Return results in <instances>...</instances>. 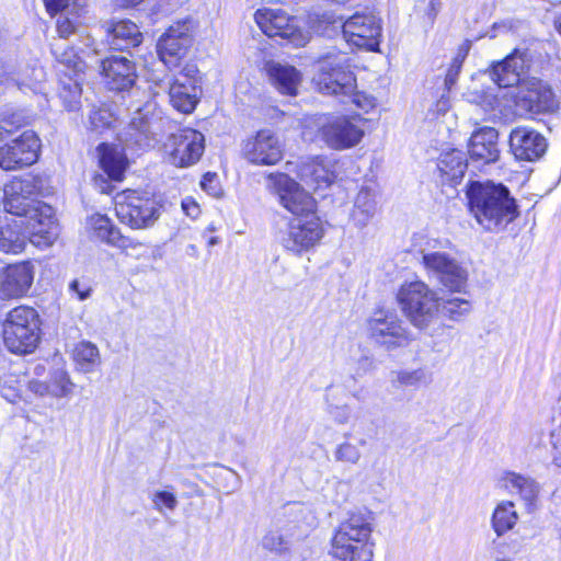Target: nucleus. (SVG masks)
<instances>
[{"label": "nucleus", "mask_w": 561, "mask_h": 561, "mask_svg": "<svg viewBox=\"0 0 561 561\" xmlns=\"http://www.w3.org/2000/svg\"><path fill=\"white\" fill-rule=\"evenodd\" d=\"M348 67L345 55H328L320 59L313 77L318 90L341 99L348 95L356 89V78Z\"/></svg>", "instance_id": "nucleus-8"}, {"label": "nucleus", "mask_w": 561, "mask_h": 561, "mask_svg": "<svg viewBox=\"0 0 561 561\" xmlns=\"http://www.w3.org/2000/svg\"><path fill=\"white\" fill-rule=\"evenodd\" d=\"M81 92V87L77 80L68 85H64L60 99L68 111H78L80 108Z\"/></svg>", "instance_id": "nucleus-45"}, {"label": "nucleus", "mask_w": 561, "mask_h": 561, "mask_svg": "<svg viewBox=\"0 0 561 561\" xmlns=\"http://www.w3.org/2000/svg\"><path fill=\"white\" fill-rule=\"evenodd\" d=\"M152 503L154 510L164 515L167 512H173L179 502L174 493L163 490L153 493Z\"/></svg>", "instance_id": "nucleus-47"}, {"label": "nucleus", "mask_w": 561, "mask_h": 561, "mask_svg": "<svg viewBox=\"0 0 561 561\" xmlns=\"http://www.w3.org/2000/svg\"><path fill=\"white\" fill-rule=\"evenodd\" d=\"M324 233L322 224L317 214L307 217H294L287 227L279 231L278 240L289 253L301 255L316 247Z\"/></svg>", "instance_id": "nucleus-12"}, {"label": "nucleus", "mask_w": 561, "mask_h": 561, "mask_svg": "<svg viewBox=\"0 0 561 561\" xmlns=\"http://www.w3.org/2000/svg\"><path fill=\"white\" fill-rule=\"evenodd\" d=\"M114 201L117 218L131 229H148L161 215L159 203L137 191H123Z\"/></svg>", "instance_id": "nucleus-7"}, {"label": "nucleus", "mask_w": 561, "mask_h": 561, "mask_svg": "<svg viewBox=\"0 0 561 561\" xmlns=\"http://www.w3.org/2000/svg\"><path fill=\"white\" fill-rule=\"evenodd\" d=\"M49 381L48 382H41V381H32L30 383V389L39 396H47L49 394Z\"/></svg>", "instance_id": "nucleus-61"}, {"label": "nucleus", "mask_w": 561, "mask_h": 561, "mask_svg": "<svg viewBox=\"0 0 561 561\" xmlns=\"http://www.w3.org/2000/svg\"><path fill=\"white\" fill-rule=\"evenodd\" d=\"M295 171L299 180L313 191L329 187L334 180L329 162L321 156L300 159Z\"/></svg>", "instance_id": "nucleus-25"}, {"label": "nucleus", "mask_w": 561, "mask_h": 561, "mask_svg": "<svg viewBox=\"0 0 561 561\" xmlns=\"http://www.w3.org/2000/svg\"><path fill=\"white\" fill-rule=\"evenodd\" d=\"M323 19L334 26L342 28L345 41L362 49L375 51L378 49L381 38V21L373 12H356L347 20L334 19L324 14Z\"/></svg>", "instance_id": "nucleus-9"}, {"label": "nucleus", "mask_w": 561, "mask_h": 561, "mask_svg": "<svg viewBox=\"0 0 561 561\" xmlns=\"http://www.w3.org/2000/svg\"><path fill=\"white\" fill-rule=\"evenodd\" d=\"M49 394L55 398H65L72 393L75 383L68 373L64 369H56L49 377Z\"/></svg>", "instance_id": "nucleus-40"}, {"label": "nucleus", "mask_w": 561, "mask_h": 561, "mask_svg": "<svg viewBox=\"0 0 561 561\" xmlns=\"http://www.w3.org/2000/svg\"><path fill=\"white\" fill-rule=\"evenodd\" d=\"M101 69L105 83L111 90L124 91L135 83V65L124 56L107 57L102 61Z\"/></svg>", "instance_id": "nucleus-27"}, {"label": "nucleus", "mask_w": 561, "mask_h": 561, "mask_svg": "<svg viewBox=\"0 0 561 561\" xmlns=\"http://www.w3.org/2000/svg\"><path fill=\"white\" fill-rule=\"evenodd\" d=\"M170 104L183 114H191L198 101L199 89L196 81L188 73L181 72L175 77L167 78Z\"/></svg>", "instance_id": "nucleus-24"}, {"label": "nucleus", "mask_w": 561, "mask_h": 561, "mask_svg": "<svg viewBox=\"0 0 561 561\" xmlns=\"http://www.w3.org/2000/svg\"><path fill=\"white\" fill-rule=\"evenodd\" d=\"M72 359L76 370L82 374H90L101 365L99 347L89 341H81L72 350Z\"/></svg>", "instance_id": "nucleus-35"}, {"label": "nucleus", "mask_w": 561, "mask_h": 561, "mask_svg": "<svg viewBox=\"0 0 561 561\" xmlns=\"http://www.w3.org/2000/svg\"><path fill=\"white\" fill-rule=\"evenodd\" d=\"M467 54L468 48L461 47L456 57L453 59L451 65L445 77V85L447 87L448 90L451 89V87L456 83L463 60L467 57Z\"/></svg>", "instance_id": "nucleus-48"}, {"label": "nucleus", "mask_w": 561, "mask_h": 561, "mask_svg": "<svg viewBox=\"0 0 561 561\" xmlns=\"http://www.w3.org/2000/svg\"><path fill=\"white\" fill-rule=\"evenodd\" d=\"M397 299L408 320L417 329H427L439 313L437 293L422 280L402 284Z\"/></svg>", "instance_id": "nucleus-5"}, {"label": "nucleus", "mask_w": 561, "mask_h": 561, "mask_svg": "<svg viewBox=\"0 0 561 561\" xmlns=\"http://www.w3.org/2000/svg\"><path fill=\"white\" fill-rule=\"evenodd\" d=\"M263 546L271 551L283 552L287 550L288 542L282 535L277 533H271L264 537Z\"/></svg>", "instance_id": "nucleus-49"}, {"label": "nucleus", "mask_w": 561, "mask_h": 561, "mask_svg": "<svg viewBox=\"0 0 561 561\" xmlns=\"http://www.w3.org/2000/svg\"><path fill=\"white\" fill-rule=\"evenodd\" d=\"M374 517L368 512H351L333 531L330 554L339 561H373Z\"/></svg>", "instance_id": "nucleus-3"}, {"label": "nucleus", "mask_w": 561, "mask_h": 561, "mask_svg": "<svg viewBox=\"0 0 561 561\" xmlns=\"http://www.w3.org/2000/svg\"><path fill=\"white\" fill-rule=\"evenodd\" d=\"M472 310L471 302L463 298H449L443 300L439 312L453 321H460Z\"/></svg>", "instance_id": "nucleus-38"}, {"label": "nucleus", "mask_w": 561, "mask_h": 561, "mask_svg": "<svg viewBox=\"0 0 561 561\" xmlns=\"http://www.w3.org/2000/svg\"><path fill=\"white\" fill-rule=\"evenodd\" d=\"M114 240L112 239V245L118 248L127 255L140 259L148 252V245L146 243L134 238L123 236L121 231L114 232Z\"/></svg>", "instance_id": "nucleus-39"}, {"label": "nucleus", "mask_w": 561, "mask_h": 561, "mask_svg": "<svg viewBox=\"0 0 561 561\" xmlns=\"http://www.w3.org/2000/svg\"><path fill=\"white\" fill-rule=\"evenodd\" d=\"M378 209L377 193L373 187L362 186L354 198L351 222L358 229L368 226Z\"/></svg>", "instance_id": "nucleus-31"}, {"label": "nucleus", "mask_w": 561, "mask_h": 561, "mask_svg": "<svg viewBox=\"0 0 561 561\" xmlns=\"http://www.w3.org/2000/svg\"><path fill=\"white\" fill-rule=\"evenodd\" d=\"M264 70L270 82L277 91L287 95H296L301 82L300 72L293 66L283 65L276 61H267Z\"/></svg>", "instance_id": "nucleus-30"}, {"label": "nucleus", "mask_w": 561, "mask_h": 561, "mask_svg": "<svg viewBox=\"0 0 561 561\" xmlns=\"http://www.w3.org/2000/svg\"><path fill=\"white\" fill-rule=\"evenodd\" d=\"M422 265L430 278L445 288L461 293L468 282V271L451 254L442 251L422 250Z\"/></svg>", "instance_id": "nucleus-11"}, {"label": "nucleus", "mask_w": 561, "mask_h": 561, "mask_svg": "<svg viewBox=\"0 0 561 561\" xmlns=\"http://www.w3.org/2000/svg\"><path fill=\"white\" fill-rule=\"evenodd\" d=\"M51 51L56 60L71 69L75 75L83 71L84 62L72 48H62L58 44H53Z\"/></svg>", "instance_id": "nucleus-42"}, {"label": "nucleus", "mask_w": 561, "mask_h": 561, "mask_svg": "<svg viewBox=\"0 0 561 561\" xmlns=\"http://www.w3.org/2000/svg\"><path fill=\"white\" fill-rule=\"evenodd\" d=\"M100 164L103 171L114 181H122L127 168V159L123 150L116 146L101 144L98 147Z\"/></svg>", "instance_id": "nucleus-34"}, {"label": "nucleus", "mask_w": 561, "mask_h": 561, "mask_svg": "<svg viewBox=\"0 0 561 561\" xmlns=\"http://www.w3.org/2000/svg\"><path fill=\"white\" fill-rule=\"evenodd\" d=\"M334 458L340 462L357 465L362 458V451L357 445L350 442H343L336 446Z\"/></svg>", "instance_id": "nucleus-44"}, {"label": "nucleus", "mask_w": 561, "mask_h": 561, "mask_svg": "<svg viewBox=\"0 0 561 561\" xmlns=\"http://www.w3.org/2000/svg\"><path fill=\"white\" fill-rule=\"evenodd\" d=\"M44 3L48 13L54 15L67 7L68 0H44Z\"/></svg>", "instance_id": "nucleus-58"}, {"label": "nucleus", "mask_w": 561, "mask_h": 561, "mask_svg": "<svg viewBox=\"0 0 561 561\" xmlns=\"http://www.w3.org/2000/svg\"><path fill=\"white\" fill-rule=\"evenodd\" d=\"M114 4L122 9L133 8L141 3L144 0H113Z\"/></svg>", "instance_id": "nucleus-62"}, {"label": "nucleus", "mask_w": 561, "mask_h": 561, "mask_svg": "<svg viewBox=\"0 0 561 561\" xmlns=\"http://www.w3.org/2000/svg\"><path fill=\"white\" fill-rule=\"evenodd\" d=\"M89 226L94 231L95 236L112 245V239L114 240V232H119V229L113 226L111 219L107 216L101 214H94L89 218Z\"/></svg>", "instance_id": "nucleus-41"}, {"label": "nucleus", "mask_w": 561, "mask_h": 561, "mask_svg": "<svg viewBox=\"0 0 561 561\" xmlns=\"http://www.w3.org/2000/svg\"><path fill=\"white\" fill-rule=\"evenodd\" d=\"M283 144L275 133L270 129L259 130L248 138L242 146L243 157L253 164L274 165L283 158Z\"/></svg>", "instance_id": "nucleus-20"}, {"label": "nucleus", "mask_w": 561, "mask_h": 561, "mask_svg": "<svg viewBox=\"0 0 561 561\" xmlns=\"http://www.w3.org/2000/svg\"><path fill=\"white\" fill-rule=\"evenodd\" d=\"M41 340L38 312L27 306L13 308L3 322V342L14 354L33 353Z\"/></svg>", "instance_id": "nucleus-4"}, {"label": "nucleus", "mask_w": 561, "mask_h": 561, "mask_svg": "<svg viewBox=\"0 0 561 561\" xmlns=\"http://www.w3.org/2000/svg\"><path fill=\"white\" fill-rule=\"evenodd\" d=\"M24 218H10L5 216L0 219V251L3 253H21L26 241L31 242V229Z\"/></svg>", "instance_id": "nucleus-28"}, {"label": "nucleus", "mask_w": 561, "mask_h": 561, "mask_svg": "<svg viewBox=\"0 0 561 561\" xmlns=\"http://www.w3.org/2000/svg\"><path fill=\"white\" fill-rule=\"evenodd\" d=\"M466 197L469 214L486 232L504 231L519 216L516 199L503 184L472 181Z\"/></svg>", "instance_id": "nucleus-2"}, {"label": "nucleus", "mask_w": 561, "mask_h": 561, "mask_svg": "<svg viewBox=\"0 0 561 561\" xmlns=\"http://www.w3.org/2000/svg\"><path fill=\"white\" fill-rule=\"evenodd\" d=\"M556 27L558 28L559 33L561 34V15L556 21Z\"/></svg>", "instance_id": "nucleus-64"}, {"label": "nucleus", "mask_w": 561, "mask_h": 561, "mask_svg": "<svg viewBox=\"0 0 561 561\" xmlns=\"http://www.w3.org/2000/svg\"><path fill=\"white\" fill-rule=\"evenodd\" d=\"M69 291L75 294L79 300L83 301L91 297L92 287L85 280L73 279L69 284Z\"/></svg>", "instance_id": "nucleus-50"}, {"label": "nucleus", "mask_w": 561, "mask_h": 561, "mask_svg": "<svg viewBox=\"0 0 561 561\" xmlns=\"http://www.w3.org/2000/svg\"><path fill=\"white\" fill-rule=\"evenodd\" d=\"M228 474L233 480V488H232V490L229 491V492H232L240 488L241 481H240V477L238 476V473L236 471L228 470Z\"/></svg>", "instance_id": "nucleus-63"}, {"label": "nucleus", "mask_w": 561, "mask_h": 561, "mask_svg": "<svg viewBox=\"0 0 561 561\" xmlns=\"http://www.w3.org/2000/svg\"><path fill=\"white\" fill-rule=\"evenodd\" d=\"M76 30V26L71 20L65 16H60L57 21V32L61 38H67Z\"/></svg>", "instance_id": "nucleus-54"}, {"label": "nucleus", "mask_w": 561, "mask_h": 561, "mask_svg": "<svg viewBox=\"0 0 561 561\" xmlns=\"http://www.w3.org/2000/svg\"><path fill=\"white\" fill-rule=\"evenodd\" d=\"M45 79V72L42 67H26L16 73V87L20 90L24 88L35 91L37 84Z\"/></svg>", "instance_id": "nucleus-43"}, {"label": "nucleus", "mask_w": 561, "mask_h": 561, "mask_svg": "<svg viewBox=\"0 0 561 561\" xmlns=\"http://www.w3.org/2000/svg\"><path fill=\"white\" fill-rule=\"evenodd\" d=\"M344 104H354L358 110L368 113L376 106V99L365 92L356 91V89L348 95H344L341 99Z\"/></svg>", "instance_id": "nucleus-46"}, {"label": "nucleus", "mask_w": 561, "mask_h": 561, "mask_svg": "<svg viewBox=\"0 0 561 561\" xmlns=\"http://www.w3.org/2000/svg\"><path fill=\"white\" fill-rule=\"evenodd\" d=\"M516 106L528 114H549L557 111L558 99L549 83L529 78L523 80L515 96Z\"/></svg>", "instance_id": "nucleus-18"}, {"label": "nucleus", "mask_w": 561, "mask_h": 561, "mask_svg": "<svg viewBox=\"0 0 561 561\" xmlns=\"http://www.w3.org/2000/svg\"><path fill=\"white\" fill-rule=\"evenodd\" d=\"M329 413L333 417V420L339 424H346L352 414V410L348 405H330Z\"/></svg>", "instance_id": "nucleus-51"}, {"label": "nucleus", "mask_w": 561, "mask_h": 561, "mask_svg": "<svg viewBox=\"0 0 561 561\" xmlns=\"http://www.w3.org/2000/svg\"><path fill=\"white\" fill-rule=\"evenodd\" d=\"M368 334L374 343L388 351L405 347L413 340L398 314L382 310L368 320Z\"/></svg>", "instance_id": "nucleus-15"}, {"label": "nucleus", "mask_w": 561, "mask_h": 561, "mask_svg": "<svg viewBox=\"0 0 561 561\" xmlns=\"http://www.w3.org/2000/svg\"><path fill=\"white\" fill-rule=\"evenodd\" d=\"M182 209L186 216L193 219L198 217L201 213L198 204L190 197L182 201Z\"/></svg>", "instance_id": "nucleus-55"}, {"label": "nucleus", "mask_w": 561, "mask_h": 561, "mask_svg": "<svg viewBox=\"0 0 561 561\" xmlns=\"http://www.w3.org/2000/svg\"><path fill=\"white\" fill-rule=\"evenodd\" d=\"M314 126L319 139L334 150L353 148L364 137V129L356 117L322 114L314 118Z\"/></svg>", "instance_id": "nucleus-10"}, {"label": "nucleus", "mask_w": 561, "mask_h": 561, "mask_svg": "<svg viewBox=\"0 0 561 561\" xmlns=\"http://www.w3.org/2000/svg\"><path fill=\"white\" fill-rule=\"evenodd\" d=\"M41 139L33 130H25L20 136L0 146V168L15 171L34 164L39 157Z\"/></svg>", "instance_id": "nucleus-16"}, {"label": "nucleus", "mask_w": 561, "mask_h": 561, "mask_svg": "<svg viewBox=\"0 0 561 561\" xmlns=\"http://www.w3.org/2000/svg\"><path fill=\"white\" fill-rule=\"evenodd\" d=\"M392 381L399 387L417 389L432 382V373L426 367L400 369L392 373Z\"/></svg>", "instance_id": "nucleus-37"}, {"label": "nucleus", "mask_w": 561, "mask_h": 561, "mask_svg": "<svg viewBox=\"0 0 561 561\" xmlns=\"http://www.w3.org/2000/svg\"><path fill=\"white\" fill-rule=\"evenodd\" d=\"M34 279L30 262L9 265L0 270V299H13L24 296Z\"/></svg>", "instance_id": "nucleus-23"}, {"label": "nucleus", "mask_w": 561, "mask_h": 561, "mask_svg": "<svg viewBox=\"0 0 561 561\" xmlns=\"http://www.w3.org/2000/svg\"><path fill=\"white\" fill-rule=\"evenodd\" d=\"M375 368L374 359L369 356H362L357 362V367L355 369V374L357 376H363L364 374L373 370Z\"/></svg>", "instance_id": "nucleus-56"}, {"label": "nucleus", "mask_w": 561, "mask_h": 561, "mask_svg": "<svg viewBox=\"0 0 561 561\" xmlns=\"http://www.w3.org/2000/svg\"><path fill=\"white\" fill-rule=\"evenodd\" d=\"M90 124L94 129H100L102 127L110 125V114L105 110L94 111L90 115Z\"/></svg>", "instance_id": "nucleus-53"}, {"label": "nucleus", "mask_w": 561, "mask_h": 561, "mask_svg": "<svg viewBox=\"0 0 561 561\" xmlns=\"http://www.w3.org/2000/svg\"><path fill=\"white\" fill-rule=\"evenodd\" d=\"M528 62L527 53L515 49L503 60L492 65L491 78L501 88L520 84L522 76L529 67Z\"/></svg>", "instance_id": "nucleus-26"}, {"label": "nucleus", "mask_w": 561, "mask_h": 561, "mask_svg": "<svg viewBox=\"0 0 561 561\" xmlns=\"http://www.w3.org/2000/svg\"><path fill=\"white\" fill-rule=\"evenodd\" d=\"M266 187L278 197L280 205L295 217H308L316 214L314 198L295 180L285 173H271Z\"/></svg>", "instance_id": "nucleus-13"}, {"label": "nucleus", "mask_w": 561, "mask_h": 561, "mask_svg": "<svg viewBox=\"0 0 561 561\" xmlns=\"http://www.w3.org/2000/svg\"><path fill=\"white\" fill-rule=\"evenodd\" d=\"M139 27L131 21L123 20L114 23L108 30L107 43L112 49L125 50L141 43Z\"/></svg>", "instance_id": "nucleus-33"}, {"label": "nucleus", "mask_w": 561, "mask_h": 561, "mask_svg": "<svg viewBox=\"0 0 561 561\" xmlns=\"http://www.w3.org/2000/svg\"><path fill=\"white\" fill-rule=\"evenodd\" d=\"M442 2L440 0H430L426 9V16L430 24H433L438 12L440 11Z\"/></svg>", "instance_id": "nucleus-59"}, {"label": "nucleus", "mask_w": 561, "mask_h": 561, "mask_svg": "<svg viewBox=\"0 0 561 561\" xmlns=\"http://www.w3.org/2000/svg\"><path fill=\"white\" fill-rule=\"evenodd\" d=\"M21 121L19 117H16V122L10 121L8 118H2L0 121V137H2L3 134H11L15 127L21 126Z\"/></svg>", "instance_id": "nucleus-60"}, {"label": "nucleus", "mask_w": 561, "mask_h": 561, "mask_svg": "<svg viewBox=\"0 0 561 561\" xmlns=\"http://www.w3.org/2000/svg\"><path fill=\"white\" fill-rule=\"evenodd\" d=\"M437 169L444 184H448L450 186L458 185L463 179L467 170V158L465 152L458 149H453L442 153L437 162Z\"/></svg>", "instance_id": "nucleus-32"}, {"label": "nucleus", "mask_w": 561, "mask_h": 561, "mask_svg": "<svg viewBox=\"0 0 561 561\" xmlns=\"http://www.w3.org/2000/svg\"><path fill=\"white\" fill-rule=\"evenodd\" d=\"M202 188L211 196H219L220 187L215 173H206L201 181Z\"/></svg>", "instance_id": "nucleus-52"}, {"label": "nucleus", "mask_w": 561, "mask_h": 561, "mask_svg": "<svg viewBox=\"0 0 561 561\" xmlns=\"http://www.w3.org/2000/svg\"><path fill=\"white\" fill-rule=\"evenodd\" d=\"M518 514L513 501L500 502L492 514L491 525L497 537L512 530L518 522Z\"/></svg>", "instance_id": "nucleus-36"}, {"label": "nucleus", "mask_w": 561, "mask_h": 561, "mask_svg": "<svg viewBox=\"0 0 561 561\" xmlns=\"http://www.w3.org/2000/svg\"><path fill=\"white\" fill-rule=\"evenodd\" d=\"M170 119L163 115L156 101L147 100L135 107L127 128L126 141L140 148H150L158 144L169 129Z\"/></svg>", "instance_id": "nucleus-6"}, {"label": "nucleus", "mask_w": 561, "mask_h": 561, "mask_svg": "<svg viewBox=\"0 0 561 561\" xmlns=\"http://www.w3.org/2000/svg\"><path fill=\"white\" fill-rule=\"evenodd\" d=\"M500 483L507 493L520 500L527 513H534L538 508L541 485L534 478L506 471L501 477Z\"/></svg>", "instance_id": "nucleus-22"}, {"label": "nucleus", "mask_w": 561, "mask_h": 561, "mask_svg": "<svg viewBox=\"0 0 561 561\" xmlns=\"http://www.w3.org/2000/svg\"><path fill=\"white\" fill-rule=\"evenodd\" d=\"M497 138L499 134L492 127H484L473 133L469 142L470 158L485 164L497 161L500 157Z\"/></svg>", "instance_id": "nucleus-29"}, {"label": "nucleus", "mask_w": 561, "mask_h": 561, "mask_svg": "<svg viewBox=\"0 0 561 561\" xmlns=\"http://www.w3.org/2000/svg\"><path fill=\"white\" fill-rule=\"evenodd\" d=\"M515 27V22L512 21V20H507V21H502V22H499V23H494L493 25V30L492 32L490 33V37H495L497 36V34L500 32L502 33H507V32H511L513 31Z\"/></svg>", "instance_id": "nucleus-57"}, {"label": "nucleus", "mask_w": 561, "mask_h": 561, "mask_svg": "<svg viewBox=\"0 0 561 561\" xmlns=\"http://www.w3.org/2000/svg\"><path fill=\"white\" fill-rule=\"evenodd\" d=\"M547 147L546 138L533 128L519 126L510 134V148L518 160L536 161L545 154Z\"/></svg>", "instance_id": "nucleus-21"}, {"label": "nucleus", "mask_w": 561, "mask_h": 561, "mask_svg": "<svg viewBox=\"0 0 561 561\" xmlns=\"http://www.w3.org/2000/svg\"><path fill=\"white\" fill-rule=\"evenodd\" d=\"M205 151V136L193 128H182L171 134L164 142L167 161L176 168L196 164Z\"/></svg>", "instance_id": "nucleus-14"}, {"label": "nucleus", "mask_w": 561, "mask_h": 561, "mask_svg": "<svg viewBox=\"0 0 561 561\" xmlns=\"http://www.w3.org/2000/svg\"><path fill=\"white\" fill-rule=\"evenodd\" d=\"M255 22L268 37L279 36L289 39L296 46H304L308 37L300 30L298 20L282 9L265 8L254 14Z\"/></svg>", "instance_id": "nucleus-19"}, {"label": "nucleus", "mask_w": 561, "mask_h": 561, "mask_svg": "<svg viewBox=\"0 0 561 561\" xmlns=\"http://www.w3.org/2000/svg\"><path fill=\"white\" fill-rule=\"evenodd\" d=\"M192 20L178 21L160 37L157 48L161 61L170 69L180 65L193 43Z\"/></svg>", "instance_id": "nucleus-17"}, {"label": "nucleus", "mask_w": 561, "mask_h": 561, "mask_svg": "<svg viewBox=\"0 0 561 561\" xmlns=\"http://www.w3.org/2000/svg\"><path fill=\"white\" fill-rule=\"evenodd\" d=\"M41 180L26 175L13 178L3 188V208L10 218H24L31 229V243L45 248L58 238L59 228L54 209L39 201Z\"/></svg>", "instance_id": "nucleus-1"}]
</instances>
